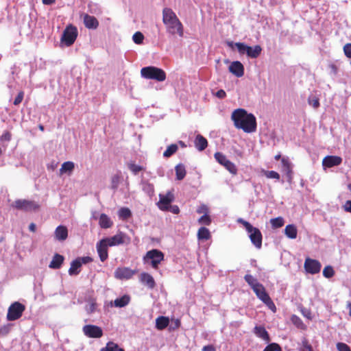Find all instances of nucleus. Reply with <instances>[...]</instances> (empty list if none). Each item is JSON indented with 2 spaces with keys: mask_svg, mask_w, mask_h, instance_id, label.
Instances as JSON below:
<instances>
[{
  "mask_svg": "<svg viewBox=\"0 0 351 351\" xmlns=\"http://www.w3.org/2000/svg\"><path fill=\"white\" fill-rule=\"evenodd\" d=\"M234 126L243 130L246 133H252L256 130V119L252 113H248L245 109L234 110L231 115Z\"/></svg>",
  "mask_w": 351,
  "mask_h": 351,
  "instance_id": "nucleus-1",
  "label": "nucleus"
},
{
  "mask_svg": "<svg viewBox=\"0 0 351 351\" xmlns=\"http://www.w3.org/2000/svg\"><path fill=\"white\" fill-rule=\"evenodd\" d=\"M162 15L163 23L167 26L168 32L173 35L178 34L180 36H182L183 26L175 12L171 9L165 8L162 10Z\"/></svg>",
  "mask_w": 351,
  "mask_h": 351,
  "instance_id": "nucleus-2",
  "label": "nucleus"
},
{
  "mask_svg": "<svg viewBox=\"0 0 351 351\" xmlns=\"http://www.w3.org/2000/svg\"><path fill=\"white\" fill-rule=\"evenodd\" d=\"M237 222L244 226L252 243L257 249H261L262 247L263 235L260 230L254 227L250 223L243 218H238Z\"/></svg>",
  "mask_w": 351,
  "mask_h": 351,
  "instance_id": "nucleus-3",
  "label": "nucleus"
},
{
  "mask_svg": "<svg viewBox=\"0 0 351 351\" xmlns=\"http://www.w3.org/2000/svg\"><path fill=\"white\" fill-rule=\"evenodd\" d=\"M141 75L143 78L163 82L166 79L165 72L160 68L149 66L141 69Z\"/></svg>",
  "mask_w": 351,
  "mask_h": 351,
  "instance_id": "nucleus-4",
  "label": "nucleus"
},
{
  "mask_svg": "<svg viewBox=\"0 0 351 351\" xmlns=\"http://www.w3.org/2000/svg\"><path fill=\"white\" fill-rule=\"evenodd\" d=\"M143 260L144 263L150 264L154 269H158L164 260V254L159 250L153 249L146 252Z\"/></svg>",
  "mask_w": 351,
  "mask_h": 351,
  "instance_id": "nucleus-5",
  "label": "nucleus"
},
{
  "mask_svg": "<svg viewBox=\"0 0 351 351\" xmlns=\"http://www.w3.org/2000/svg\"><path fill=\"white\" fill-rule=\"evenodd\" d=\"M25 306L19 302H14L8 308L7 313V319L8 321H15L19 319L24 312Z\"/></svg>",
  "mask_w": 351,
  "mask_h": 351,
  "instance_id": "nucleus-6",
  "label": "nucleus"
},
{
  "mask_svg": "<svg viewBox=\"0 0 351 351\" xmlns=\"http://www.w3.org/2000/svg\"><path fill=\"white\" fill-rule=\"evenodd\" d=\"M77 36V29L75 26L71 25L67 26L63 32L62 35L61 41L65 44L66 46L69 47L72 45L75 41Z\"/></svg>",
  "mask_w": 351,
  "mask_h": 351,
  "instance_id": "nucleus-7",
  "label": "nucleus"
},
{
  "mask_svg": "<svg viewBox=\"0 0 351 351\" xmlns=\"http://www.w3.org/2000/svg\"><path fill=\"white\" fill-rule=\"evenodd\" d=\"M82 332L86 337L93 339L101 338L104 335L101 327L93 324L84 325L82 328Z\"/></svg>",
  "mask_w": 351,
  "mask_h": 351,
  "instance_id": "nucleus-8",
  "label": "nucleus"
},
{
  "mask_svg": "<svg viewBox=\"0 0 351 351\" xmlns=\"http://www.w3.org/2000/svg\"><path fill=\"white\" fill-rule=\"evenodd\" d=\"M13 206L18 210L31 211L36 210L39 208V205L34 201L26 199H17L14 204Z\"/></svg>",
  "mask_w": 351,
  "mask_h": 351,
  "instance_id": "nucleus-9",
  "label": "nucleus"
},
{
  "mask_svg": "<svg viewBox=\"0 0 351 351\" xmlns=\"http://www.w3.org/2000/svg\"><path fill=\"white\" fill-rule=\"evenodd\" d=\"M304 267L307 273L316 274L320 271L322 265L317 260L306 258L304 261Z\"/></svg>",
  "mask_w": 351,
  "mask_h": 351,
  "instance_id": "nucleus-10",
  "label": "nucleus"
},
{
  "mask_svg": "<svg viewBox=\"0 0 351 351\" xmlns=\"http://www.w3.org/2000/svg\"><path fill=\"white\" fill-rule=\"evenodd\" d=\"M126 237L127 236L125 233L119 232L112 237L104 238L103 239L105 240L109 247H113L123 244Z\"/></svg>",
  "mask_w": 351,
  "mask_h": 351,
  "instance_id": "nucleus-11",
  "label": "nucleus"
},
{
  "mask_svg": "<svg viewBox=\"0 0 351 351\" xmlns=\"http://www.w3.org/2000/svg\"><path fill=\"white\" fill-rule=\"evenodd\" d=\"M173 201V195L171 192H168L166 195L160 194L159 195V202L157 204L161 210L167 211Z\"/></svg>",
  "mask_w": 351,
  "mask_h": 351,
  "instance_id": "nucleus-12",
  "label": "nucleus"
},
{
  "mask_svg": "<svg viewBox=\"0 0 351 351\" xmlns=\"http://www.w3.org/2000/svg\"><path fill=\"white\" fill-rule=\"evenodd\" d=\"M108 247L109 246L103 239L96 244L97 252L101 262L106 261L108 258Z\"/></svg>",
  "mask_w": 351,
  "mask_h": 351,
  "instance_id": "nucleus-13",
  "label": "nucleus"
},
{
  "mask_svg": "<svg viewBox=\"0 0 351 351\" xmlns=\"http://www.w3.org/2000/svg\"><path fill=\"white\" fill-rule=\"evenodd\" d=\"M342 162V158L337 156H326L322 160L324 169L339 166Z\"/></svg>",
  "mask_w": 351,
  "mask_h": 351,
  "instance_id": "nucleus-14",
  "label": "nucleus"
},
{
  "mask_svg": "<svg viewBox=\"0 0 351 351\" xmlns=\"http://www.w3.org/2000/svg\"><path fill=\"white\" fill-rule=\"evenodd\" d=\"M134 273V271L128 267H119L114 271V277L119 280H128L133 276Z\"/></svg>",
  "mask_w": 351,
  "mask_h": 351,
  "instance_id": "nucleus-15",
  "label": "nucleus"
},
{
  "mask_svg": "<svg viewBox=\"0 0 351 351\" xmlns=\"http://www.w3.org/2000/svg\"><path fill=\"white\" fill-rule=\"evenodd\" d=\"M229 71L237 77L244 75V66L239 61L232 62L229 66Z\"/></svg>",
  "mask_w": 351,
  "mask_h": 351,
  "instance_id": "nucleus-16",
  "label": "nucleus"
},
{
  "mask_svg": "<svg viewBox=\"0 0 351 351\" xmlns=\"http://www.w3.org/2000/svg\"><path fill=\"white\" fill-rule=\"evenodd\" d=\"M140 282L149 289H153L156 286V282L152 276L146 272L141 274Z\"/></svg>",
  "mask_w": 351,
  "mask_h": 351,
  "instance_id": "nucleus-17",
  "label": "nucleus"
},
{
  "mask_svg": "<svg viewBox=\"0 0 351 351\" xmlns=\"http://www.w3.org/2000/svg\"><path fill=\"white\" fill-rule=\"evenodd\" d=\"M83 21L85 27L88 29H95L99 26V22L97 19L88 14L83 15Z\"/></svg>",
  "mask_w": 351,
  "mask_h": 351,
  "instance_id": "nucleus-18",
  "label": "nucleus"
},
{
  "mask_svg": "<svg viewBox=\"0 0 351 351\" xmlns=\"http://www.w3.org/2000/svg\"><path fill=\"white\" fill-rule=\"evenodd\" d=\"M253 332L257 337L263 339L266 343H269L270 341L269 335L264 326H256L254 328Z\"/></svg>",
  "mask_w": 351,
  "mask_h": 351,
  "instance_id": "nucleus-19",
  "label": "nucleus"
},
{
  "mask_svg": "<svg viewBox=\"0 0 351 351\" xmlns=\"http://www.w3.org/2000/svg\"><path fill=\"white\" fill-rule=\"evenodd\" d=\"M55 239L59 241H65L68 237V229L66 226L60 225L54 232Z\"/></svg>",
  "mask_w": 351,
  "mask_h": 351,
  "instance_id": "nucleus-20",
  "label": "nucleus"
},
{
  "mask_svg": "<svg viewBox=\"0 0 351 351\" xmlns=\"http://www.w3.org/2000/svg\"><path fill=\"white\" fill-rule=\"evenodd\" d=\"M282 171L285 173L288 180H292V165L288 158H282L281 160Z\"/></svg>",
  "mask_w": 351,
  "mask_h": 351,
  "instance_id": "nucleus-21",
  "label": "nucleus"
},
{
  "mask_svg": "<svg viewBox=\"0 0 351 351\" xmlns=\"http://www.w3.org/2000/svg\"><path fill=\"white\" fill-rule=\"evenodd\" d=\"M195 147L198 151H204L208 146V141L201 134H197L194 141Z\"/></svg>",
  "mask_w": 351,
  "mask_h": 351,
  "instance_id": "nucleus-22",
  "label": "nucleus"
},
{
  "mask_svg": "<svg viewBox=\"0 0 351 351\" xmlns=\"http://www.w3.org/2000/svg\"><path fill=\"white\" fill-rule=\"evenodd\" d=\"M252 290L255 293L257 298L262 302L269 296V294L267 293L265 288L262 284L256 285V287H254Z\"/></svg>",
  "mask_w": 351,
  "mask_h": 351,
  "instance_id": "nucleus-23",
  "label": "nucleus"
},
{
  "mask_svg": "<svg viewBox=\"0 0 351 351\" xmlns=\"http://www.w3.org/2000/svg\"><path fill=\"white\" fill-rule=\"evenodd\" d=\"M64 259V258L63 256H62L59 254H56L53 256L52 260L50 262L49 267L50 268L54 269H59V268H60L61 265H62Z\"/></svg>",
  "mask_w": 351,
  "mask_h": 351,
  "instance_id": "nucleus-24",
  "label": "nucleus"
},
{
  "mask_svg": "<svg viewBox=\"0 0 351 351\" xmlns=\"http://www.w3.org/2000/svg\"><path fill=\"white\" fill-rule=\"evenodd\" d=\"M99 224L101 228L107 229L112 226L113 222L107 215L102 213L99 216Z\"/></svg>",
  "mask_w": 351,
  "mask_h": 351,
  "instance_id": "nucleus-25",
  "label": "nucleus"
},
{
  "mask_svg": "<svg viewBox=\"0 0 351 351\" xmlns=\"http://www.w3.org/2000/svg\"><path fill=\"white\" fill-rule=\"evenodd\" d=\"M285 234L291 239H295L298 235V230L294 224H289L285 228Z\"/></svg>",
  "mask_w": 351,
  "mask_h": 351,
  "instance_id": "nucleus-26",
  "label": "nucleus"
},
{
  "mask_svg": "<svg viewBox=\"0 0 351 351\" xmlns=\"http://www.w3.org/2000/svg\"><path fill=\"white\" fill-rule=\"evenodd\" d=\"M262 51V48L260 45H255L254 47L248 46L246 55L251 58H258Z\"/></svg>",
  "mask_w": 351,
  "mask_h": 351,
  "instance_id": "nucleus-27",
  "label": "nucleus"
},
{
  "mask_svg": "<svg viewBox=\"0 0 351 351\" xmlns=\"http://www.w3.org/2000/svg\"><path fill=\"white\" fill-rule=\"evenodd\" d=\"M130 301V298L128 295H124L120 298H118L114 301V306L115 307L122 308L127 306Z\"/></svg>",
  "mask_w": 351,
  "mask_h": 351,
  "instance_id": "nucleus-28",
  "label": "nucleus"
},
{
  "mask_svg": "<svg viewBox=\"0 0 351 351\" xmlns=\"http://www.w3.org/2000/svg\"><path fill=\"white\" fill-rule=\"evenodd\" d=\"M169 319L167 317L159 316L156 319V328L158 330H163L168 326Z\"/></svg>",
  "mask_w": 351,
  "mask_h": 351,
  "instance_id": "nucleus-29",
  "label": "nucleus"
},
{
  "mask_svg": "<svg viewBox=\"0 0 351 351\" xmlns=\"http://www.w3.org/2000/svg\"><path fill=\"white\" fill-rule=\"evenodd\" d=\"M82 267L79 261L75 258L71 263V267L69 269V274L71 276L77 275L80 272V267Z\"/></svg>",
  "mask_w": 351,
  "mask_h": 351,
  "instance_id": "nucleus-30",
  "label": "nucleus"
},
{
  "mask_svg": "<svg viewBox=\"0 0 351 351\" xmlns=\"http://www.w3.org/2000/svg\"><path fill=\"white\" fill-rule=\"evenodd\" d=\"M228 45L232 48L234 45L237 47L238 52L241 55L246 54L248 48V45L243 43H234L233 42H228Z\"/></svg>",
  "mask_w": 351,
  "mask_h": 351,
  "instance_id": "nucleus-31",
  "label": "nucleus"
},
{
  "mask_svg": "<svg viewBox=\"0 0 351 351\" xmlns=\"http://www.w3.org/2000/svg\"><path fill=\"white\" fill-rule=\"evenodd\" d=\"M176 179L182 180L184 178L186 171L184 165L178 164L175 167Z\"/></svg>",
  "mask_w": 351,
  "mask_h": 351,
  "instance_id": "nucleus-32",
  "label": "nucleus"
},
{
  "mask_svg": "<svg viewBox=\"0 0 351 351\" xmlns=\"http://www.w3.org/2000/svg\"><path fill=\"white\" fill-rule=\"evenodd\" d=\"M210 238V232L207 228L201 227L197 232L199 240H208Z\"/></svg>",
  "mask_w": 351,
  "mask_h": 351,
  "instance_id": "nucleus-33",
  "label": "nucleus"
},
{
  "mask_svg": "<svg viewBox=\"0 0 351 351\" xmlns=\"http://www.w3.org/2000/svg\"><path fill=\"white\" fill-rule=\"evenodd\" d=\"M118 216L120 219L125 221L131 217L132 212L128 208L122 207L118 211Z\"/></svg>",
  "mask_w": 351,
  "mask_h": 351,
  "instance_id": "nucleus-34",
  "label": "nucleus"
},
{
  "mask_svg": "<svg viewBox=\"0 0 351 351\" xmlns=\"http://www.w3.org/2000/svg\"><path fill=\"white\" fill-rule=\"evenodd\" d=\"M100 351H125L123 348H120L119 345L113 341H109L106 343L104 348H102Z\"/></svg>",
  "mask_w": 351,
  "mask_h": 351,
  "instance_id": "nucleus-35",
  "label": "nucleus"
},
{
  "mask_svg": "<svg viewBox=\"0 0 351 351\" xmlns=\"http://www.w3.org/2000/svg\"><path fill=\"white\" fill-rule=\"evenodd\" d=\"M75 165L71 161H67L62 163L60 169V173H71L73 171Z\"/></svg>",
  "mask_w": 351,
  "mask_h": 351,
  "instance_id": "nucleus-36",
  "label": "nucleus"
},
{
  "mask_svg": "<svg viewBox=\"0 0 351 351\" xmlns=\"http://www.w3.org/2000/svg\"><path fill=\"white\" fill-rule=\"evenodd\" d=\"M141 187L142 190L147 193L148 195H152L154 191V188L152 184L149 183L148 181H142L141 182Z\"/></svg>",
  "mask_w": 351,
  "mask_h": 351,
  "instance_id": "nucleus-37",
  "label": "nucleus"
},
{
  "mask_svg": "<svg viewBox=\"0 0 351 351\" xmlns=\"http://www.w3.org/2000/svg\"><path fill=\"white\" fill-rule=\"evenodd\" d=\"M178 149V146L177 144H171L169 145L166 150L163 152V156L165 158H169L174 154Z\"/></svg>",
  "mask_w": 351,
  "mask_h": 351,
  "instance_id": "nucleus-38",
  "label": "nucleus"
},
{
  "mask_svg": "<svg viewBox=\"0 0 351 351\" xmlns=\"http://www.w3.org/2000/svg\"><path fill=\"white\" fill-rule=\"evenodd\" d=\"M127 166L134 175H137L143 169L142 166L135 164L133 161L128 162L127 163Z\"/></svg>",
  "mask_w": 351,
  "mask_h": 351,
  "instance_id": "nucleus-39",
  "label": "nucleus"
},
{
  "mask_svg": "<svg viewBox=\"0 0 351 351\" xmlns=\"http://www.w3.org/2000/svg\"><path fill=\"white\" fill-rule=\"evenodd\" d=\"M97 303L95 299H90L88 301L85 306V310L88 314H92L96 311Z\"/></svg>",
  "mask_w": 351,
  "mask_h": 351,
  "instance_id": "nucleus-40",
  "label": "nucleus"
},
{
  "mask_svg": "<svg viewBox=\"0 0 351 351\" xmlns=\"http://www.w3.org/2000/svg\"><path fill=\"white\" fill-rule=\"evenodd\" d=\"M244 279L245 282L250 285V287L252 288V289H254V287H256V285H258L261 284L256 278H255L254 276H252L251 274H246L244 276Z\"/></svg>",
  "mask_w": 351,
  "mask_h": 351,
  "instance_id": "nucleus-41",
  "label": "nucleus"
},
{
  "mask_svg": "<svg viewBox=\"0 0 351 351\" xmlns=\"http://www.w3.org/2000/svg\"><path fill=\"white\" fill-rule=\"evenodd\" d=\"M308 103L313 108L317 109L319 107V99L313 94H311L308 98Z\"/></svg>",
  "mask_w": 351,
  "mask_h": 351,
  "instance_id": "nucleus-42",
  "label": "nucleus"
},
{
  "mask_svg": "<svg viewBox=\"0 0 351 351\" xmlns=\"http://www.w3.org/2000/svg\"><path fill=\"white\" fill-rule=\"evenodd\" d=\"M285 221L282 217H278L270 219V223L273 228H281L284 225Z\"/></svg>",
  "mask_w": 351,
  "mask_h": 351,
  "instance_id": "nucleus-43",
  "label": "nucleus"
},
{
  "mask_svg": "<svg viewBox=\"0 0 351 351\" xmlns=\"http://www.w3.org/2000/svg\"><path fill=\"white\" fill-rule=\"evenodd\" d=\"M215 160L221 165H224L229 160L226 156L221 152H216L214 155Z\"/></svg>",
  "mask_w": 351,
  "mask_h": 351,
  "instance_id": "nucleus-44",
  "label": "nucleus"
},
{
  "mask_svg": "<svg viewBox=\"0 0 351 351\" xmlns=\"http://www.w3.org/2000/svg\"><path fill=\"white\" fill-rule=\"evenodd\" d=\"M223 167L232 175H236L237 173V168L236 165L230 160H228V162L224 164Z\"/></svg>",
  "mask_w": 351,
  "mask_h": 351,
  "instance_id": "nucleus-45",
  "label": "nucleus"
},
{
  "mask_svg": "<svg viewBox=\"0 0 351 351\" xmlns=\"http://www.w3.org/2000/svg\"><path fill=\"white\" fill-rule=\"evenodd\" d=\"M132 40L134 43H135L136 44H142L144 40V36L141 32H136L132 36Z\"/></svg>",
  "mask_w": 351,
  "mask_h": 351,
  "instance_id": "nucleus-46",
  "label": "nucleus"
},
{
  "mask_svg": "<svg viewBox=\"0 0 351 351\" xmlns=\"http://www.w3.org/2000/svg\"><path fill=\"white\" fill-rule=\"evenodd\" d=\"M335 274V271L332 267L328 265L324 267L323 270V276L326 278H330L332 277Z\"/></svg>",
  "mask_w": 351,
  "mask_h": 351,
  "instance_id": "nucleus-47",
  "label": "nucleus"
},
{
  "mask_svg": "<svg viewBox=\"0 0 351 351\" xmlns=\"http://www.w3.org/2000/svg\"><path fill=\"white\" fill-rule=\"evenodd\" d=\"M263 302L270 309L271 311L275 313L276 311V307L274 302L271 300L269 295L263 301Z\"/></svg>",
  "mask_w": 351,
  "mask_h": 351,
  "instance_id": "nucleus-48",
  "label": "nucleus"
},
{
  "mask_svg": "<svg viewBox=\"0 0 351 351\" xmlns=\"http://www.w3.org/2000/svg\"><path fill=\"white\" fill-rule=\"evenodd\" d=\"M263 302L270 309L271 311L275 313L276 311V307L274 302L271 300L269 295L263 301Z\"/></svg>",
  "mask_w": 351,
  "mask_h": 351,
  "instance_id": "nucleus-49",
  "label": "nucleus"
},
{
  "mask_svg": "<svg viewBox=\"0 0 351 351\" xmlns=\"http://www.w3.org/2000/svg\"><path fill=\"white\" fill-rule=\"evenodd\" d=\"M299 351H313L312 346L309 344L307 339H304L302 341L301 347Z\"/></svg>",
  "mask_w": 351,
  "mask_h": 351,
  "instance_id": "nucleus-50",
  "label": "nucleus"
},
{
  "mask_svg": "<svg viewBox=\"0 0 351 351\" xmlns=\"http://www.w3.org/2000/svg\"><path fill=\"white\" fill-rule=\"evenodd\" d=\"M198 222L200 224L209 226L211 223V219L208 214L203 215L199 219Z\"/></svg>",
  "mask_w": 351,
  "mask_h": 351,
  "instance_id": "nucleus-51",
  "label": "nucleus"
},
{
  "mask_svg": "<svg viewBox=\"0 0 351 351\" xmlns=\"http://www.w3.org/2000/svg\"><path fill=\"white\" fill-rule=\"evenodd\" d=\"M120 176L119 174L114 175L111 180V187L112 189L116 190L119 184Z\"/></svg>",
  "mask_w": 351,
  "mask_h": 351,
  "instance_id": "nucleus-52",
  "label": "nucleus"
},
{
  "mask_svg": "<svg viewBox=\"0 0 351 351\" xmlns=\"http://www.w3.org/2000/svg\"><path fill=\"white\" fill-rule=\"evenodd\" d=\"M337 349L338 351H351L350 346L346 343L341 342L337 343Z\"/></svg>",
  "mask_w": 351,
  "mask_h": 351,
  "instance_id": "nucleus-53",
  "label": "nucleus"
},
{
  "mask_svg": "<svg viewBox=\"0 0 351 351\" xmlns=\"http://www.w3.org/2000/svg\"><path fill=\"white\" fill-rule=\"evenodd\" d=\"M265 176L268 178L276 179V180L280 179L279 173L275 171H268L265 173Z\"/></svg>",
  "mask_w": 351,
  "mask_h": 351,
  "instance_id": "nucleus-54",
  "label": "nucleus"
},
{
  "mask_svg": "<svg viewBox=\"0 0 351 351\" xmlns=\"http://www.w3.org/2000/svg\"><path fill=\"white\" fill-rule=\"evenodd\" d=\"M23 97H24L23 91H20L14 100V102H13L14 105L18 106L19 104H20L23 101Z\"/></svg>",
  "mask_w": 351,
  "mask_h": 351,
  "instance_id": "nucleus-55",
  "label": "nucleus"
},
{
  "mask_svg": "<svg viewBox=\"0 0 351 351\" xmlns=\"http://www.w3.org/2000/svg\"><path fill=\"white\" fill-rule=\"evenodd\" d=\"M77 260L80 261L81 265L83 264H88L93 261L90 256L78 257L77 258Z\"/></svg>",
  "mask_w": 351,
  "mask_h": 351,
  "instance_id": "nucleus-56",
  "label": "nucleus"
},
{
  "mask_svg": "<svg viewBox=\"0 0 351 351\" xmlns=\"http://www.w3.org/2000/svg\"><path fill=\"white\" fill-rule=\"evenodd\" d=\"M343 52L347 58H351V43H347L344 45Z\"/></svg>",
  "mask_w": 351,
  "mask_h": 351,
  "instance_id": "nucleus-57",
  "label": "nucleus"
},
{
  "mask_svg": "<svg viewBox=\"0 0 351 351\" xmlns=\"http://www.w3.org/2000/svg\"><path fill=\"white\" fill-rule=\"evenodd\" d=\"M11 134L8 131H5L0 136L1 141H10L11 140Z\"/></svg>",
  "mask_w": 351,
  "mask_h": 351,
  "instance_id": "nucleus-58",
  "label": "nucleus"
},
{
  "mask_svg": "<svg viewBox=\"0 0 351 351\" xmlns=\"http://www.w3.org/2000/svg\"><path fill=\"white\" fill-rule=\"evenodd\" d=\"M197 213L199 214L203 213L204 215L208 214V208L205 204H202L200 206L198 207L197 209Z\"/></svg>",
  "mask_w": 351,
  "mask_h": 351,
  "instance_id": "nucleus-59",
  "label": "nucleus"
},
{
  "mask_svg": "<svg viewBox=\"0 0 351 351\" xmlns=\"http://www.w3.org/2000/svg\"><path fill=\"white\" fill-rule=\"evenodd\" d=\"M277 346L276 343H271L265 348L263 351H276Z\"/></svg>",
  "mask_w": 351,
  "mask_h": 351,
  "instance_id": "nucleus-60",
  "label": "nucleus"
},
{
  "mask_svg": "<svg viewBox=\"0 0 351 351\" xmlns=\"http://www.w3.org/2000/svg\"><path fill=\"white\" fill-rule=\"evenodd\" d=\"M167 211H170L173 214H178L180 213V208L177 205H170Z\"/></svg>",
  "mask_w": 351,
  "mask_h": 351,
  "instance_id": "nucleus-61",
  "label": "nucleus"
},
{
  "mask_svg": "<svg viewBox=\"0 0 351 351\" xmlns=\"http://www.w3.org/2000/svg\"><path fill=\"white\" fill-rule=\"evenodd\" d=\"M215 95L219 99H223L226 97V93L224 90L220 89L216 92Z\"/></svg>",
  "mask_w": 351,
  "mask_h": 351,
  "instance_id": "nucleus-62",
  "label": "nucleus"
},
{
  "mask_svg": "<svg viewBox=\"0 0 351 351\" xmlns=\"http://www.w3.org/2000/svg\"><path fill=\"white\" fill-rule=\"evenodd\" d=\"M343 207L345 211L351 213V200H347Z\"/></svg>",
  "mask_w": 351,
  "mask_h": 351,
  "instance_id": "nucleus-63",
  "label": "nucleus"
},
{
  "mask_svg": "<svg viewBox=\"0 0 351 351\" xmlns=\"http://www.w3.org/2000/svg\"><path fill=\"white\" fill-rule=\"evenodd\" d=\"M215 347L213 345H207L203 347L202 351H215Z\"/></svg>",
  "mask_w": 351,
  "mask_h": 351,
  "instance_id": "nucleus-64",
  "label": "nucleus"
}]
</instances>
